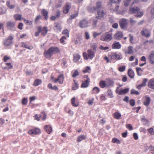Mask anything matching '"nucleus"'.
<instances>
[{"label":"nucleus","mask_w":154,"mask_h":154,"mask_svg":"<svg viewBox=\"0 0 154 154\" xmlns=\"http://www.w3.org/2000/svg\"><path fill=\"white\" fill-rule=\"evenodd\" d=\"M134 53L133 47L131 46H128L127 50L125 51V53L126 54H132Z\"/></svg>","instance_id":"26"},{"label":"nucleus","mask_w":154,"mask_h":154,"mask_svg":"<svg viewBox=\"0 0 154 154\" xmlns=\"http://www.w3.org/2000/svg\"><path fill=\"white\" fill-rule=\"evenodd\" d=\"M99 85L100 87L102 88H104L106 86V83L105 81H101Z\"/></svg>","instance_id":"48"},{"label":"nucleus","mask_w":154,"mask_h":154,"mask_svg":"<svg viewBox=\"0 0 154 154\" xmlns=\"http://www.w3.org/2000/svg\"><path fill=\"white\" fill-rule=\"evenodd\" d=\"M28 102V100L27 98H23L22 101V103L23 105H26Z\"/></svg>","instance_id":"55"},{"label":"nucleus","mask_w":154,"mask_h":154,"mask_svg":"<svg viewBox=\"0 0 154 154\" xmlns=\"http://www.w3.org/2000/svg\"><path fill=\"white\" fill-rule=\"evenodd\" d=\"M60 51L57 47H51L47 51H45L44 55L48 58H50L54 53H59Z\"/></svg>","instance_id":"3"},{"label":"nucleus","mask_w":154,"mask_h":154,"mask_svg":"<svg viewBox=\"0 0 154 154\" xmlns=\"http://www.w3.org/2000/svg\"><path fill=\"white\" fill-rule=\"evenodd\" d=\"M147 131L151 135H153L154 134V130L152 128L148 129Z\"/></svg>","instance_id":"53"},{"label":"nucleus","mask_w":154,"mask_h":154,"mask_svg":"<svg viewBox=\"0 0 154 154\" xmlns=\"http://www.w3.org/2000/svg\"><path fill=\"white\" fill-rule=\"evenodd\" d=\"M13 37L11 36H9L8 38L5 39L3 42L4 45L6 46L11 45L13 43Z\"/></svg>","instance_id":"10"},{"label":"nucleus","mask_w":154,"mask_h":154,"mask_svg":"<svg viewBox=\"0 0 154 154\" xmlns=\"http://www.w3.org/2000/svg\"><path fill=\"white\" fill-rule=\"evenodd\" d=\"M121 47V45L119 42H114L112 46L113 49H119Z\"/></svg>","instance_id":"25"},{"label":"nucleus","mask_w":154,"mask_h":154,"mask_svg":"<svg viewBox=\"0 0 154 154\" xmlns=\"http://www.w3.org/2000/svg\"><path fill=\"white\" fill-rule=\"evenodd\" d=\"M42 83L41 79H38L35 80L33 84V85L35 86H38Z\"/></svg>","instance_id":"37"},{"label":"nucleus","mask_w":154,"mask_h":154,"mask_svg":"<svg viewBox=\"0 0 154 154\" xmlns=\"http://www.w3.org/2000/svg\"><path fill=\"white\" fill-rule=\"evenodd\" d=\"M149 60L150 63L152 64H154V51L151 52L149 56Z\"/></svg>","instance_id":"27"},{"label":"nucleus","mask_w":154,"mask_h":154,"mask_svg":"<svg viewBox=\"0 0 154 154\" xmlns=\"http://www.w3.org/2000/svg\"><path fill=\"white\" fill-rule=\"evenodd\" d=\"M144 100L143 101V104L146 106H148L151 102V99L148 96H145L144 97Z\"/></svg>","instance_id":"14"},{"label":"nucleus","mask_w":154,"mask_h":154,"mask_svg":"<svg viewBox=\"0 0 154 154\" xmlns=\"http://www.w3.org/2000/svg\"><path fill=\"white\" fill-rule=\"evenodd\" d=\"M123 36L122 33L120 32H118L115 34L114 37L116 39L120 40L122 38Z\"/></svg>","instance_id":"24"},{"label":"nucleus","mask_w":154,"mask_h":154,"mask_svg":"<svg viewBox=\"0 0 154 154\" xmlns=\"http://www.w3.org/2000/svg\"><path fill=\"white\" fill-rule=\"evenodd\" d=\"M148 86L150 88L154 89V78H152L149 81Z\"/></svg>","instance_id":"28"},{"label":"nucleus","mask_w":154,"mask_h":154,"mask_svg":"<svg viewBox=\"0 0 154 154\" xmlns=\"http://www.w3.org/2000/svg\"><path fill=\"white\" fill-rule=\"evenodd\" d=\"M7 27L10 30H11L14 28L15 25L14 22L11 21H8L6 23Z\"/></svg>","instance_id":"22"},{"label":"nucleus","mask_w":154,"mask_h":154,"mask_svg":"<svg viewBox=\"0 0 154 154\" xmlns=\"http://www.w3.org/2000/svg\"><path fill=\"white\" fill-rule=\"evenodd\" d=\"M6 5L10 9H13L14 8L15 6L14 5H11L10 2L9 1H8L7 2Z\"/></svg>","instance_id":"51"},{"label":"nucleus","mask_w":154,"mask_h":154,"mask_svg":"<svg viewBox=\"0 0 154 154\" xmlns=\"http://www.w3.org/2000/svg\"><path fill=\"white\" fill-rule=\"evenodd\" d=\"M54 30L57 32H60L61 31L62 28L59 23H58L56 22L54 23Z\"/></svg>","instance_id":"19"},{"label":"nucleus","mask_w":154,"mask_h":154,"mask_svg":"<svg viewBox=\"0 0 154 154\" xmlns=\"http://www.w3.org/2000/svg\"><path fill=\"white\" fill-rule=\"evenodd\" d=\"M94 101V98H91L87 102V103L88 104V105H91L93 103Z\"/></svg>","instance_id":"63"},{"label":"nucleus","mask_w":154,"mask_h":154,"mask_svg":"<svg viewBox=\"0 0 154 154\" xmlns=\"http://www.w3.org/2000/svg\"><path fill=\"white\" fill-rule=\"evenodd\" d=\"M83 56L85 60L92 59L94 57L95 54L94 51L91 49L87 51V53L86 52L83 53Z\"/></svg>","instance_id":"5"},{"label":"nucleus","mask_w":154,"mask_h":154,"mask_svg":"<svg viewBox=\"0 0 154 154\" xmlns=\"http://www.w3.org/2000/svg\"><path fill=\"white\" fill-rule=\"evenodd\" d=\"M128 75L130 78L133 79L134 76V72L131 69H129L128 71Z\"/></svg>","instance_id":"31"},{"label":"nucleus","mask_w":154,"mask_h":154,"mask_svg":"<svg viewBox=\"0 0 154 154\" xmlns=\"http://www.w3.org/2000/svg\"><path fill=\"white\" fill-rule=\"evenodd\" d=\"M90 68L89 66H87L86 67L83 69L82 70V72L84 73H89L90 71Z\"/></svg>","instance_id":"43"},{"label":"nucleus","mask_w":154,"mask_h":154,"mask_svg":"<svg viewBox=\"0 0 154 154\" xmlns=\"http://www.w3.org/2000/svg\"><path fill=\"white\" fill-rule=\"evenodd\" d=\"M112 34L107 32L103 34L100 38V39L103 41L109 42L112 38Z\"/></svg>","instance_id":"7"},{"label":"nucleus","mask_w":154,"mask_h":154,"mask_svg":"<svg viewBox=\"0 0 154 154\" xmlns=\"http://www.w3.org/2000/svg\"><path fill=\"white\" fill-rule=\"evenodd\" d=\"M86 136L84 135H81L78 137L77 141L78 143L81 142L82 140L86 139Z\"/></svg>","instance_id":"33"},{"label":"nucleus","mask_w":154,"mask_h":154,"mask_svg":"<svg viewBox=\"0 0 154 154\" xmlns=\"http://www.w3.org/2000/svg\"><path fill=\"white\" fill-rule=\"evenodd\" d=\"M74 83L73 84L72 89L73 90H75L78 88L79 85L77 82H76L75 80H73Z\"/></svg>","instance_id":"35"},{"label":"nucleus","mask_w":154,"mask_h":154,"mask_svg":"<svg viewBox=\"0 0 154 154\" xmlns=\"http://www.w3.org/2000/svg\"><path fill=\"white\" fill-rule=\"evenodd\" d=\"M58 3V4H57L55 6L56 8H59L61 6L62 4V1L61 0H60Z\"/></svg>","instance_id":"64"},{"label":"nucleus","mask_w":154,"mask_h":154,"mask_svg":"<svg viewBox=\"0 0 154 154\" xmlns=\"http://www.w3.org/2000/svg\"><path fill=\"white\" fill-rule=\"evenodd\" d=\"M111 56L113 58L117 60L121 59L122 58L121 54L120 53H111Z\"/></svg>","instance_id":"16"},{"label":"nucleus","mask_w":154,"mask_h":154,"mask_svg":"<svg viewBox=\"0 0 154 154\" xmlns=\"http://www.w3.org/2000/svg\"><path fill=\"white\" fill-rule=\"evenodd\" d=\"M100 49L103 50H106L109 49L108 47H104L102 45H100L99 47Z\"/></svg>","instance_id":"61"},{"label":"nucleus","mask_w":154,"mask_h":154,"mask_svg":"<svg viewBox=\"0 0 154 154\" xmlns=\"http://www.w3.org/2000/svg\"><path fill=\"white\" fill-rule=\"evenodd\" d=\"M41 113L42 114L40 115L41 116V118L43 121H44L46 119L47 115L44 111H42Z\"/></svg>","instance_id":"42"},{"label":"nucleus","mask_w":154,"mask_h":154,"mask_svg":"<svg viewBox=\"0 0 154 154\" xmlns=\"http://www.w3.org/2000/svg\"><path fill=\"white\" fill-rule=\"evenodd\" d=\"M14 17L16 20H20L22 19L21 15L19 14L14 15Z\"/></svg>","instance_id":"39"},{"label":"nucleus","mask_w":154,"mask_h":154,"mask_svg":"<svg viewBox=\"0 0 154 154\" xmlns=\"http://www.w3.org/2000/svg\"><path fill=\"white\" fill-rule=\"evenodd\" d=\"M67 38L65 36H62L60 40V43L63 45L65 44L66 43H65V40Z\"/></svg>","instance_id":"46"},{"label":"nucleus","mask_w":154,"mask_h":154,"mask_svg":"<svg viewBox=\"0 0 154 154\" xmlns=\"http://www.w3.org/2000/svg\"><path fill=\"white\" fill-rule=\"evenodd\" d=\"M107 95L110 98L113 97V94L111 90H109L107 91Z\"/></svg>","instance_id":"57"},{"label":"nucleus","mask_w":154,"mask_h":154,"mask_svg":"<svg viewBox=\"0 0 154 154\" xmlns=\"http://www.w3.org/2000/svg\"><path fill=\"white\" fill-rule=\"evenodd\" d=\"M150 32L147 29H145L142 30L141 34L142 35L146 38L149 37L150 36Z\"/></svg>","instance_id":"20"},{"label":"nucleus","mask_w":154,"mask_h":154,"mask_svg":"<svg viewBox=\"0 0 154 154\" xmlns=\"http://www.w3.org/2000/svg\"><path fill=\"white\" fill-rule=\"evenodd\" d=\"M56 14L55 16H52L50 17V20L51 21L55 20L56 19L58 18L60 15V12L59 10H57L56 12Z\"/></svg>","instance_id":"23"},{"label":"nucleus","mask_w":154,"mask_h":154,"mask_svg":"<svg viewBox=\"0 0 154 154\" xmlns=\"http://www.w3.org/2000/svg\"><path fill=\"white\" fill-rule=\"evenodd\" d=\"M136 69L137 73V75H141L142 74L143 70L141 69V68L138 67H137Z\"/></svg>","instance_id":"44"},{"label":"nucleus","mask_w":154,"mask_h":154,"mask_svg":"<svg viewBox=\"0 0 154 154\" xmlns=\"http://www.w3.org/2000/svg\"><path fill=\"white\" fill-rule=\"evenodd\" d=\"M60 51L57 47H51L47 51H45L44 55L48 58H50L54 53H59Z\"/></svg>","instance_id":"2"},{"label":"nucleus","mask_w":154,"mask_h":154,"mask_svg":"<svg viewBox=\"0 0 154 154\" xmlns=\"http://www.w3.org/2000/svg\"><path fill=\"white\" fill-rule=\"evenodd\" d=\"M21 47H23L29 50H32L33 49V47L32 46H28L27 45L23 42L21 43Z\"/></svg>","instance_id":"38"},{"label":"nucleus","mask_w":154,"mask_h":154,"mask_svg":"<svg viewBox=\"0 0 154 154\" xmlns=\"http://www.w3.org/2000/svg\"><path fill=\"white\" fill-rule=\"evenodd\" d=\"M111 2L109 4L110 8V10L111 12L117 11L119 9V3L121 2V0H117L118 2L114 0H110Z\"/></svg>","instance_id":"4"},{"label":"nucleus","mask_w":154,"mask_h":154,"mask_svg":"<svg viewBox=\"0 0 154 154\" xmlns=\"http://www.w3.org/2000/svg\"><path fill=\"white\" fill-rule=\"evenodd\" d=\"M37 29L38 32H36L35 33V36H38L39 35V33L41 32V26H39L37 27Z\"/></svg>","instance_id":"47"},{"label":"nucleus","mask_w":154,"mask_h":154,"mask_svg":"<svg viewBox=\"0 0 154 154\" xmlns=\"http://www.w3.org/2000/svg\"><path fill=\"white\" fill-rule=\"evenodd\" d=\"M44 129L45 131L48 134H50L53 131L52 128L49 125H46L44 126Z\"/></svg>","instance_id":"18"},{"label":"nucleus","mask_w":154,"mask_h":154,"mask_svg":"<svg viewBox=\"0 0 154 154\" xmlns=\"http://www.w3.org/2000/svg\"><path fill=\"white\" fill-rule=\"evenodd\" d=\"M129 12L132 14H137L136 16L137 17H141L143 14V11H140L139 8L137 7L131 8L129 9Z\"/></svg>","instance_id":"6"},{"label":"nucleus","mask_w":154,"mask_h":154,"mask_svg":"<svg viewBox=\"0 0 154 154\" xmlns=\"http://www.w3.org/2000/svg\"><path fill=\"white\" fill-rule=\"evenodd\" d=\"M71 8V4L69 2L66 3L63 8V12L64 14H66L69 13Z\"/></svg>","instance_id":"11"},{"label":"nucleus","mask_w":154,"mask_h":154,"mask_svg":"<svg viewBox=\"0 0 154 154\" xmlns=\"http://www.w3.org/2000/svg\"><path fill=\"white\" fill-rule=\"evenodd\" d=\"M113 116L114 119H119L122 116L121 114L118 112H115L113 115Z\"/></svg>","instance_id":"32"},{"label":"nucleus","mask_w":154,"mask_h":154,"mask_svg":"<svg viewBox=\"0 0 154 154\" xmlns=\"http://www.w3.org/2000/svg\"><path fill=\"white\" fill-rule=\"evenodd\" d=\"M131 94H135L138 95L140 94V93L137 91L135 90L134 89H132L131 90Z\"/></svg>","instance_id":"49"},{"label":"nucleus","mask_w":154,"mask_h":154,"mask_svg":"<svg viewBox=\"0 0 154 154\" xmlns=\"http://www.w3.org/2000/svg\"><path fill=\"white\" fill-rule=\"evenodd\" d=\"M64 79V74L61 73L57 76V78L55 79V83L58 82L59 84H62L63 83Z\"/></svg>","instance_id":"12"},{"label":"nucleus","mask_w":154,"mask_h":154,"mask_svg":"<svg viewBox=\"0 0 154 154\" xmlns=\"http://www.w3.org/2000/svg\"><path fill=\"white\" fill-rule=\"evenodd\" d=\"M62 33L63 35H66V38H68L69 36V31L67 29H64L62 32Z\"/></svg>","instance_id":"41"},{"label":"nucleus","mask_w":154,"mask_h":154,"mask_svg":"<svg viewBox=\"0 0 154 154\" xmlns=\"http://www.w3.org/2000/svg\"><path fill=\"white\" fill-rule=\"evenodd\" d=\"M33 117L35 119L38 121H39L40 120L41 116L40 115H38V114H36L35 116H34Z\"/></svg>","instance_id":"54"},{"label":"nucleus","mask_w":154,"mask_h":154,"mask_svg":"<svg viewBox=\"0 0 154 154\" xmlns=\"http://www.w3.org/2000/svg\"><path fill=\"white\" fill-rule=\"evenodd\" d=\"M22 20H23L25 23L26 24L31 25L33 23L32 21H29L26 20L25 18H22Z\"/></svg>","instance_id":"45"},{"label":"nucleus","mask_w":154,"mask_h":154,"mask_svg":"<svg viewBox=\"0 0 154 154\" xmlns=\"http://www.w3.org/2000/svg\"><path fill=\"white\" fill-rule=\"evenodd\" d=\"M106 12L102 6L100 2H97V18L102 19L106 17Z\"/></svg>","instance_id":"1"},{"label":"nucleus","mask_w":154,"mask_h":154,"mask_svg":"<svg viewBox=\"0 0 154 154\" xmlns=\"http://www.w3.org/2000/svg\"><path fill=\"white\" fill-rule=\"evenodd\" d=\"M40 129L37 128H34L29 130L28 133L30 135L33 136L38 134L41 133Z\"/></svg>","instance_id":"9"},{"label":"nucleus","mask_w":154,"mask_h":154,"mask_svg":"<svg viewBox=\"0 0 154 154\" xmlns=\"http://www.w3.org/2000/svg\"><path fill=\"white\" fill-rule=\"evenodd\" d=\"M73 61L75 62H77L79 61L80 58V56L78 54H75L73 55Z\"/></svg>","instance_id":"34"},{"label":"nucleus","mask_w":154,"mask_h":154,"mask_svg":"<svg viewBox=\"0 0 154 154\" xmlns=\"http://www.w3.org/2000/svg\"><path fill=\"white\" fill-rule=\"evenodd\" d=\"M88 21L85 19H83L80 21L79 23V25L81 28H83L88 26Z\"/></svg>","instance_id":"13"},{"label":"nucleus","mask_w":154,"mask_h":154,"mask_svg":"<svg viewBox=\"0 0 154 154\" xmlns=\"http://www.w3.org/2000/svg\"><path fill=\"white\" fill-rule=\"evenodd\" d=\"M71 74L72 76L74 78L76 77L79 75V72L77 70H75L74 71L72 72Z\"/></svg>","instance_id":"40"},{"label":"nucleus","mask_w":154,"mask_h":154,"mask_svg":"<svg viewBox=\"0 0 154 154\" xmlns=\"http://www.w3.org/2000/svg\"><path fill=\"white\" fill-rule=\"evenodd\" d=\"M41 14L43 16V19L45 20H47L48 18V12L45 9H42L41 11Z\"/></svg>","instance_id":"17"},{"label":"nucleus","mask_w":154,"mask_h":154,"mask_svg":"<svg viewBox=\"0 0 154 154\" xmlns=\"http://www.w3.org/2000/svg\"><path fill=\"white\" fill-rule=\"evenodd\" d=\"M131 0H124V6L125 7L128 6L129 4V2Z\"/></svg>","instance_id":"56"},{"label":"nucleus","mask_w":154,"mask_h":154,"mask_svg":"<svg viewBox=\"0 0 154 154\" xmlns=\"http://www.w3.org/2000/svg\"><path fill=\"white\" fill-rule=\"evenodd\" d=\"M130 105L132 106H133L135 104V101L134 99H131L129 101Z\"/></svg>","instance_id":"60"},{"label":"nucleus","mask_w":154,"mask_h":154,"mask_svg":"<svg viewBox=\"0 0 154 154\" xmlns=\"http://www.w3.org/2000/svg\"><path fill=\"white\" fill-rule=\"evenodd\" d=\"M119 24L121 28L124 29L127 26V23L126 19H123L119 22Z\"/></svg>","instance_id":"15"},{"label":"nucleus","mask_w":154,"mask_h":154,"mask_svg":"<svg viewBox=\"0 0 154 154\" xmlns=\"http://www.w3.org/2000/svg\"><path fill=\"white\" fill-rule=\"evenodd\" d=\"M112 142L113 143H116L118 144H120L121 142L118 138L114 137L112 139Z\"/></svg>","instance_id":"50"},{"label":"nucleus","mask_w":154,"mask_h":154,"mask_svg":"<svg viewBox=\"0 0 154 154\" xmlns=\"http://www.w3.org/2000/svg\"><path fill=\"white\" fill-rule=\"evenodd\" d=\"M125 66H123L120 67L119 69V70L121 72H123L125 71Z\"/></svg>","instance_id":"59"},{"label":"nucleus","mask_w":154,"mask_h":154,"mask_svg":"<svg viewBox=\"0 0 154 154\" xmlns=\"http://www.w3.org/2000/svg\"><path fill=\"white\" fill-rule=\"evenodd\" d=\"M90 82V79L88 77V75H85L83 76V80L81 85V87L82 88H86L88 87Z\"/></svg>","instance_id":"8"},{"label":"nucleus","mask_w":154,"mask_h":154,"mask_svg":"<svg viewBox=\"0 0 154 154\" xmlns=\"http://www.w3.org/2000/svg\"><path fill=\"white\" fill-rule=\"evenodd\" d=\"M118 88H117L116 89V92L119 95L125 94L128 92L129 91L128 88H125L124 89L118 91Z\"/></svg>","instance_id":"21"},{"label":"nucleus","mask_w":154,"mask_h":154,"mask_svg":"<svg viewBox=\"0 0 154 154\" xmlns=\"http://www.w3.org/2000/svg\"><path fill=\"white\" fill-rule=\"evenodd\" d=\"M129 35L130 37V42L132 44L134 43V37L131 34H129Z\"/></svg>","instance_id":"58"},{"label":"nucleus","mask_w":154,"mask_h":154,"mask_svg":"<svg viewBox=\"0 0 154 154\" xmlns=\"http://www.w3.org/2000/svg\"><path fill=\"white\" fill-rule=\"evenodd\" d=\"M71 103L72 105L74 107H77L79 105V103L77 101H75V97H73L71 99Z\"/></svg>","instance_id":"30"},{"label":"nucleus","mask_w":154,"mask_h":154,"mask_svg":"<svg viewBox=\"0 0 154 154\" xmlns=\"http://www.w3.org/2000/svg\"><path fill=\"white\" fill-rule=\"evenodd\" d=\"M5 65H7L8 67H5L4 68V69H10L13 68V66L11 65V63H5Z\"/></svg>","instance_id":"52"},{"label":"nucleus","mask_w":154,"mask_h":154,"mask_svg":"<svg viewBox=\"0 0 154 154\" xmlns=\"http://www.w3.org/2000/svg\"><path fill=\"white\" fill-rule=\"evenodd\" d=\"M147 81V79H143V80L142 83L140 85H139L137 86L136 88L138 89H140L143 87L146 86V83Z\"/></svg>","instance_id":"29"},{"label":"nucleus","mask_w":154,"mask_h":154,"mask_svg":"<svg viewBox=\"0 0 154 154\" xmlns=\"http://www.w3.org/2000/svg\"><path fill=\"white\" fill-rule=\"evenodd\" d=\"M48 29L46 27H45L42 28L41 27V35H42L45 36L47 33Z\"/></svg>","instance_id":"36"},{"label":"nucleus","mask_w":154,"mask_h":154,"mask_svg":"<svg viewBox=\"0 0 154 154\" xmlns=\"http://www.w3.org/2000/svg\"><path fill=\"white\" fill-rule=\"evenodd\" d=\"M78 16V13L77 12L76 13H75L74 14L70 16V18L71 19H74L75 17H77Z\"/></svg>","instance_id":"62"}]
</instances>
